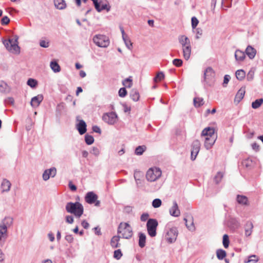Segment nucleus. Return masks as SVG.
I'll use <instances>...</instances> for the list:
<instances>
[{
  "instance_id": "obj_1",
  "label": "nucleus",
  "mask_w": 263,
  "mask_h": 263,
  "mask_svg": "<svg viewBox=\"0 0 263 263\" xmlns=\"http://www.w3.org/2000/svg\"><path fill=\"white\" fill-rule=\"evenodd\" d=\"M13 223V219L10 216L5 217L0 222V247H3L8 237V229Z\"/></svg>"
},
{
  "instance_id": "obj_2",
  "label": "nucleus",
  "mask_w": 263,
  "mask_h": 263,
  "mask_svg": "<svg viewBox=\"0 0 263 263\" xmlns=\"http://www.w3.org/2000/svg\"><path fill=\"white\" fill-rule=\"evenodd\" d=\"M65 209L68 213L73 214L78 218H80L84 212L83 206L79 202H67L65 206Z\"/></svg>"
},
{
  "instance_id": "obj_3",
  "label": "nucleus",
  "mask_w": 263,
  "mask_h": 263,
  "mask_svg": "<svg viewBox=\"0 0 263 263\" xmlns=\"http://www.w3.org/2000/svg\"><path fill=\"white\" fill-rule=\"evenodd\" d=\"M179 43L181 45L184 58L187 60L191 53V46L189 39L185 35H180L178 37Z\"/></svg>"
},
{
  "instance_id": "obj_4",
  "label": "nucleus",
  "mask_w": 263,
  "mask_h": 263,
  "mask_svg": "<svg viewBox=\"0 0 263 263\" xmlns=\"http://www.w3.org/2000/svg\"><path fill=\"white\" fill-rule=\"evenodd\" d=\"M118 234H121V237L130 239L133 235V229L127 222H121L118 228Z\"/></svg>"
},
{
  "instance_id": "obj_5",
  "label": "nucleus",
  "mask_w": 263,
  "mask_h": 263,
  "mask_svg": "<svg viewBox=\"0 0 263 263\" xmlns=\"http://www.w3.org/2000/svg\"><path fill=\"white\" fill-rule=\"evenodd\" d=\"M18 37L15 40L9 39L5 40L3 41L4 45L8 50L13 53H20V47L18 45Z\"/></svg>"
},
{
  "instance_id": "obj_6",
  "label": "nucleus",
  "mask_w": 263,
  "mask_h": 263,
  "mask_svg": "<svg viewBox=\"0 0 263 263\" xmlns=\"http://www.w3.org/2000/svg\"><path fill=\"white\" fill-rule=\"evenodd\" d=\"M166 234L165 238L169 243L175 242L178 234V231L176 227H170L167 226L165 229Z\"/></svg>"
},
{
  "instance_id": "obj_7",
  "label": "nucleus",
  "mask_w": 263,
  "mask_h": 263,
  "mask_svg": "<svg viewBox=\"0 0 263 263\" xmlns=\"http://www.w3.org/2000/svg\"><path fill=\"white\" fill-rule=\"evenodd\" d=\"M215 76V72L211 67H208L204 72L202 83L204 87L210 86Z\"/></svg>"
},
{
  "instance_id": "obj_8",
  "label": "nucleus",
  "mask_w": 263,
  "mask_h": 263,
  "mask_svg": "<svg viewBox=\"0 0 263 263\" xmlns=\"http://www.w3.org/2000/svg\"><path fill=\"white\" fill-rule=\"evenodd\" d=\"M94 43L100 47H107L109 44L108 37L104 35L97 34L93 37Z\"/></svg>"
},
{
  "instance_id": "obj_9",
  "label": "nucleus",
  "mask_w": 263,
  "mask_h": 263,
  "mask_svg": "<svg viewBox=\"0 0 263 263\" xmlns=\"http://www.w3.org/2000/svg\"><path fill=\"white\" fill-rule=\"evenodd\" d=\"M161 171L159 168H151L147 171L146 178L149 181H155L161 176Z\"/></svg>"
},
{
  "instance_id": "obj_10",
  "label": "nucleus",
  "mask_w": 263,
  "mask_h": 263,
  "mask_svg": "<svg viewBox=\"0 0 263 263\" xmlns=\"http://www.w3.org/2000/svg\"><path fill=\"white\" fill-rule=\"evenodd\" d=\"M158 225V221L155 219H149L146 223V227L148 235L152 237H155L156 235L157 227Z\"/></svg>"
},
{
  "instance_id": "obj_11",
  "label": "nucleus",
  "mask_w": 263,
  "mask_h": 263,
  "mask_svg": "<svg viewBox=\"0 0 263 263\" xmlns=\"http://www.w3.org/2000/svg\"><path fill=\"white\" fill-rule=\"evenodd\" d=\"M88 0H82L84 4H87ZM95 6V9L98 12H101L103 10H106L107 12L110 10V7L106 4H102V1H99V0H91Z\"/></svg>"
},
{
  "instance_id": "obj_12",
  "label": "nucleus",
  "mask_w": 263,
  "mask_h": 263,
  "mask_svg": "<svg viewBox=\"0 0 263 263\" xmlns=\"http://www.w3.org/2000/svg\"><path fill=\"white\" fill-rule=\"evenodd\" d=\"M117 117L116 113L112 111L104 114L102 120L109 125H114L117 122Z\"/></svg>"
},
{
  "instance_id": "obj_13",
  "label": "nucleus",
  "mask_w": 263,
  "mask_h": 263,
  "mask_svg": "<svg viewBox=\"0 0 263 263\" xmlns=\"http://www.w3.org/2000/svg\"><path fill=\"white\" fill-rule=\"evenodd\" d=\"M200 148V142L199 140H194L192 144L191 159L195 160Z\"/></svg>"
},
{
  "instance_id": "obj_14",
  "label": "nucleus",
  "mask_w": 263,
  "mask_h": 263,
  "mask_svg": "<svg viewBox=\"0 0 263 263\" xmlns=\"http://www.w3.org/2000/svg\"><path fill=\"white\" fill-rule=\"evenodd\" d=\"M97 199V195L94 193L93 192H88L85 197V200L86 202L89 204L94 203Z\"/></svg>"
},
{
  "instance_id": "obj_15",
  "label": "nucleus",
  "mask_w": 263,
  "mask_h": 263,
  "mask_svg": "<svg viewBox=\"0 0 263 263\" xmlns=\"http://www.w3.org/2000/svg\"><path fill=\"white\" fill-rule=\"evenodd\" d=\"M201 136L205 137L212 138L216 137L215 135V129L213 127H208L205 128L201 133Z\"/></svg>"
},
{
  "instance_id": "obj_16",
  "label": "nucleus",
  "mask_w": 263,
  "mask_h": 263,
  "mask_svg": "<svg viewBox=\"0 0 263 263\" xmlns=\"http://www.w3.org/2000/svg\"><path fill=\"white\" fill-rule=\"evenodd\" d=\"M170 214L171 216L177 217L180 215V212L177 203L176 201L173 202V205L169 210Z\"/></svg>"
},
{
  "instance_id": "obj_17",
  "label": "nucleus",
  "mask_w": 263,
  "mask_h": 263,
  "mask_svg": "<svg viewBox=\"0 0 263 263\" xmlns=\"http://www.w3.org/2000/svg\"><path fill=\"white\" fill-rule=\"evenodd\" d=\"M244 228L245 231V236L246 237L250 236L252 234V233L253 232V229L254 228L253 223L250 221H247L245 224Z\"/></svg>"
},
{
  "instance_id": "obj_18",
  "label": "nucleus",
  "mask_w": 263,
  "mask_h": 263,
  "mask_svg": "<svg viewBox=\"0 0 263 263\" xmlns=\"http://www.w3.org/2000/svg\"><path fill=\"white\" fill-rule=\"evenodd\" d=\"M43 100V96L42 95H39L37 96L32 98L31 101V105L33 107L38 106Z\"/></svg>"
},
{
  "instance_id": "obj_19",
  "label": "nucleus",
  "mask_w": 263,
  "mask_h": 263,
  "mask_svg": "<svg viewBox=\"0 0 263 263\" xmlns=\"http://www.w3.org/2000/svg\"><path fill=\"white\" fill-rule=\"evenodd\" d=\"M86 124L84 120H81L77 124V129L80 135H83L86 132Z\"/></svg>"
},
{
  "instance_id": "obj_20",
  "label": "nucleus",
  "mask_w": 263,
  "mask_h": 263,
  "mask_svg": "<svg viewBox=\"0 0 263 263\" xmlns=\"http://www.w3.org/2000/svg\"><path fill=\"white\" fill-rule=\"evenodd\" d=\"M216 137H205L204 141V146L206 149H210L215 143Z\"/></svg>"
},
{
  "instance_id": "obj_21",
  "label": "nucleus",
  "mask_w": 263,
  "mask_h": 263,
  "mask_svg": "<svg viewBox=\"0 0 263 263\" xmlns=\"http://www.w3.org/2000/svg\"><path fill=\"white\" fill-rule=\"evenodd\" d=\"M245 94V88L242 87L237 92L235 97L234 102H237V103H239L240 101L243 98Z\"/></svg>"
},
{
  "instance_id": "obj_22",
  "label": "nucleus",
  "mask_w": 263,
  "mask_h": 263,
  "mask_svg": "<svg viewBox=\"0 0 263 263\" xmlns=\"http://www.w3.org/2000/svg\"><path fill=\"white\" fill-rule=\"evenodd\" d=\"M120 237L121 236L118 235L114 236L111 239L110 245L113 248H117L120 247L121 244L119 242Z\"/></svg>"
},
{
  "instance_id": "obj_23",
  "label": "nucleus",
  "mask_w": 263,
  "mask_h": 263,
  "mask_svg": "<svg viewBox=\"0 0 263 263\" xmlns=\"http://www.w3.org/2000/svg\"><path fill=\"white\" fill-rule=\"evenodd\" d=\"M246 53L250 59H253L256 55V51L251 46H248L246 49Z\"/></svg>"
},
{
  "instance_id": "obj_24",
  "label": "nucleus",
  "mask_w": 263,
  "mask_h": 263,
  "mask_svg": "<svg viewBox=\"0 0 263 263\" xmlns=\"http://www.w3.org/2000/svg\"><path fill=\"white\" fill-rule=\"evenodd\" d=\"M11 184L10 182L5 179L3 180L1 184V187L3 192H8L11 187Z\"/></svg>"
},
{
  "instance_id": "obj_25",
  "label": "nucleus",
  "mask_w": 263,
  "mask_h": 263,
  "mask_svg": "<svg viewBox=\"0 0 263 263\" xmlns=\"http://www.w3.org/2000/svg\"><path fill=\"white\" fill-rule=\"evenodd\" d=\"M55 7L60 10L64 9L66 8V4L64 0H54Z\"/></svg>"
},
{
  "instance_id": "obj_26",
  "label": "nucleus",
  "mask_w": 263,
  "mask_h": 263,
  "mask_svg": "<svg viewBox=\"0 0 263 263\" xmlns=\"http://www.w3.org/2000/svg\"><path fill=\"white\" fill-rule=\"evenodd\" d=\"M239 221L234 218H231L229 221V226L232 229H237L239 227Z\"/></svg>"
},
{
  "instance_id": "obj_27",
  "label": "nucleus",
  "mask_w": 263,
  "mask_h": 263,
  "mask_svg": "<svg viewBox=\"0 0 263 263\" xmlns=\"http://www.w3.org/2000/svg\"><path fill=\"white\" fill-rule=\"evenodd\" d=\"M146 235L144 233H139V246L141 248H143L145 246Z\"/></svg>"
},
{
  "instance_id": "obj_28",
  "label": "nucleus",
  "mask_w": 263,
  "mask_h": 263,
  "mask_svg": "<svg viewBox=\"0 0 263 263\" xmlns=\"http://www.w3.org/2000/svg\"><path fill=\"white\" fill-rule=\"evenodd\" d=\"M235 57L237 61H242L245 59L246 55L244 52L237 50L235 53Z\"/></svg>"
},
{
  "instance_id": "obj_29",
  "label": "nucleus",
  "mask_w": 263,
  "mask_h": 263,
  "mask_svg": "<svg viewBox=\"0 0 263 263\" xmlns=\"http://www.w3.org/2000/svg\"><path fill=\"white\" fill-rule=\"evenodd\" d=\"M130 97L134 101H137L139 99L140 95L137 90L133 89L129 93Z\"/></svg>"
},
{
  "instance_id": "obj_30",
  "label": "nucleus",
  "mask_w": 263,
  "mask_h": 263,
  "mask_svg": "<svg viewBox=\"0 0 263 263\" xmlns=\"http://www.w3.org/2000/svg\"><path fill=\"white\" fill-rule=\"evenodd\" d=\"M51 69L54 72H59L61 71V67L58 62L55 61H52L50 64Z\"/></svg>"
},
{
  "instance_id": "obj_31",
  "label": "nucleus",
  "mask_w": 263,
  "mask_h": 263,
  "mask_svg": "<svg viewBox=\"0 0 263 263\" xmlns=\"http://www.w3.org/2000/svg\"><path fill=\"white\" fill-rule=\"evenodd\" d=\"M237 201L240 204L248 205V198L245 196L237 195Z\"/></svg>"
},
{
  "instance_id": "obj_32",
  "label": "nucleus",
  "mask_w": 263,
  "mask_h": 263,
  "mask_svg": "<svg viewBox=\"0 0 263 263\" xmlns=\"http://www.w3.org/2000/svg\"><path fill=\"white\" fill-rule=\"evenodd\" d=\"M227 253L226 252L222 249H218L216 251V255L217 257L219 260L223 259L226 256Z\"/></svg>"
},
{
  "instance_id": "obj_33",
  "label": "nucleus",
  "mask_w": 263,
  "mask_h": 263,
  "mask_svg": "<svg viewBox=\"0 0 263 263\" xmlns=\"http://www.w3.org/2000/svg\"><path fill=\"white\" fill-rule=\"evenodd\" d=\"M236 77L238 80H242L246 76V72L242 69L238 70L235 73Z\"/></svg>"
},
{
  "instance_id": "obj_34",
  "label": "nucleus",
  "mask_w": 263,
  "mask_h": 263,
  "mask_svg": "<svg viewBox=\"0 0 263 263\" xmlns=\"http://www.w3.org/2000/svg\"><path fill=\"white\" fill-rule=\"evenodd\" d=\"M263 103V99L260 98L256 99L255 101L252 103V107L254 109H257Z\"/></svg>"
},
{
  "instance_id": "obj_35",
  "label": "nucleus",
  "mask_w": 263,
  "mask_h": 263,
  "mask_svg": "<svg viewBox=\"0 0 263 263\" xmlns=\"http://www.w3.org/2000/svg\"><path fill=\"white\" fill-rule=\"evenodd\" d=\"M223 177V173L222 172H217L214 178V182H215L216 184H219L221 182Z\"/></svg>"
},
{
  "instance_id": "obj_36",
  "label": "nucleus",
  "mask_w": 263,
  "mask_h": 263,
  "mask_svg": "<svg viewBox=\"0 0 263 263\" xmlns=\"http://www.w3.org/2000/svg\"><path fill=\"white\" fill-rule=\"evenodd\" d=\"M9 91V88L5 82L4 81L0 82V92H6Z\"/></svg>"
},
{
  "instance_id": "obj_37",
  "label": "nucleus",
  "mask_w": 263,
  "mask_h": 263,
  "mask_svg": "<svg viewBox=\"0 0 263 263\" xmlns=\"http://www.w3.org/2000/svg\"><path fill=\"white\" fill-rule=\"evenodd\" d=\"M203 103V99L202 98L197 97L194 99V104L196 107L202 106Z\"/></svg>"
},
{
  "instance_id": "obj_38",
  "label": "nucleus",
  "mask_w": 263,
  "mask_h": 263,
  "mask_svg": "<svg viewBox=\"0 0 263 263\" xmlns=\"http://www.w3.org/2000/svg\"><path fill=\"white\" fill-rule=\"evenodd\" d=\"M145 150V146H138L137 147H136L135 153L137 155H141Z\"/></svg>"
},
{
  "instance_id": "obj_39",
  "label": "nucleus",
  "mask_w": 263,
  "mask_h": 263,
  "mask_svg": "<svg viewBox=\"0 0 263 263\" xmlns=\"http://www.w3.org/2000/svg\"><path fill=\"white\" fill-rule=\"evenodd\" d=\"M85 141L87 144L91 145L94 142V138L93 136L87 134L85 136Z\"/></svg>"
},
{
  "instance_id": "obj_40",
  "label": "nucleus",
  "mask_w": 263,
  "mask_h": 263,
  "mask_svg": "<svg viewBox=\"0 0 263 263\" xmlns=\"http://www.w3.org/2000/svg\"><path fill=\"white\" fill-rule=\"evenodd\" d=\"M164 78V74L162 72H159L156 76L154 78V81L155 82L161 81Z\"/></svg>"
},
{
  "instance_id": "obj_41",
  "label": "nucleus",
  "mask_w": 263,
  "mask_h": 263,
  "mask_svg": "<svg viewBox=\"0 0 263 263\" xmlns=\"http://www.w3.org/2000/svg\"><path fill=\"white\" fill-rule=\"evenodd\" d=\"M229 242H230V241H229V238L228 235L227 234H224L223 236V240H222L223 247L225 248H228L229 245Z\"/></svg>"
},
{
  "instance_id": "obj_42",
  "label": "nucleus",
  "mask_w": 263,
  "mask_h": 263,
  "mask_svg": "<svg viewBox=\"0 0 263 263\" xmlns=\"http://www.w3.org/2000/svg\"><path fill=\"white\" fill-rule=\"evenodd\" d=\"M27 84L32 88H34L37 85V81L33 79L30 78L28 80Z\"/></svg>"
},
{
  "instance_id": "obj_43",
  "label": "nucleus",
  "mask_w": 263,
  "mask_h": 263,
  "mask_svg": "<svg viewBox=\"0 0 263 263\" xmlns=\"http://www.w3.org/2000/svg\"><path fill=\"white\" fill-rule=\"evenodd\" d=\"M162 201L159 198L155 199L152 202V205L155 208H158L161 205Z\"/></svg>"
},
{
  "instance_id": "obj_44",
  "label": "nucleus",
  "mask_w": 263,
  "mask_h": 263,
  "mask_svg": "<svg viewBox=\"0 0 263 263\" xmlns=\"http://www.w3.org/2000/svg\"><path fill=\"white\" fill-rule=\"evenodd\" d=\"M123 85L127 87H130L132 86V79L130 77L126 78L123 81Z\"/></svg>"
},
{
  "instance_id": "obj_45",
  "label": "nucleus",
  "mask_w": 263,
  "mask_h": 263,
  "mask_svg": "<svg viewBox=\"0 0 263 263\" xmlns=\"http://www.w3.org/2000/svg\"><path fill=\"white\" fill-rule=\"evenodd\" d=\"M258 257L255 255H251L249 257L248 260H245V263H248L253 262L254 263L258 261Z\"/></svg>"
},
{
  "instance_id": "obj_46",
  "label": "nucleus",
  "mask_w": 263,
  "mask_h": 263,
  "mask_svg": "<svg viewBox=\"0 0 263 263\" xmlns=\"http://www.w3.org/2000/svg\"><path fill=\"white\" fill-rule=\"evenodd\" d=\"M122 253L120 249L115 250L114 252V257L117 259H120L122 256Z\"/></svg>"
},
{
  "instance_id": "obj_47",
  "label": "nucleus",
  "mask_w": 263,
  "mask_h": 263,
  "mask_svg": "<svg viewBox=\"0 0 263 263\" xmlns=\"http://www.w3.org/2000/svg\"><path fill=\"white\" fill-rule=\"evenodd\" d=\"M123 40L126 45V46L127 47L128 49H131L132 47V43L130 41V40L128 39V36H126L124 38H123Z\"/></svg>"
},
{
  "instance_id": "obj_48",
  "label": "nucleus",
  "mask_w": 263,
  "mask_h": 263,
  "mask_svg": "<svg viewBox=\"0 0 263 263\" xmlns=\"http://www.w3.org/2000/svg\"><path fill=\"white\" fill-rule=\"evenodd\" d=\"M184 220L185 221L186 226L190 231H193L195 230V227L194 226L193 220L191 221L190 223H187V219L186 218H184Z\"/></svg>"
},
{
  "instance_id": "obj_49",
  "label": "nucleus",
  "mask_w": 263,
  "mask_h": 263,
  "mask_svg": "<svg viewBox=\"0 0 263 263\" xmlns=\"http://www.w3.org/2000/svg\"><path fill=\"white\" fill-rule=\"evenodd\" d=\"M90 153L96 157H98L100 153V149L97 147H93Z\"/></svg>"
},
{
  "instance_id": "obj_50",
  "label": "nucleus",
  "mask_w": 263,
  "mask_h": 263,
  "mask_svg": "<svg viewBox=\"0 0 263 263\" xmlns=\"http://www.w3.org/2000/svg\"><path fill=\"white\" fill-rule=\"evenodd\" d=\"M48 171H49V169L46 170L43 174V179L44 181L48 180L51 177V175H50Z\"/></svg>"
},
{
  "instance_id": "obj_51",
  "label": "nucleus",
  "mask_w": 263,
  "mask_h": 263,
  "mask_svg": "<svg viewBox=\"0 0 263 263\" xmlns=\"http://www.w3.org/2000/svg\"><path fill=\"white\" fill-rule=\"evenodd\" d=\"M182 60L180 59H175L173 61V64L177 67H180L182 65Z\"/></svg>"
},
{
  "instance_id": "obj_52",
  "label": "nucleus",
  "mask_w": 263,
  "mask_h": 263,
  "mask_svg": "<svg viewBox=\"0 0 263 263\" xmlns=\"http://www.w3.org/2000/svg\"><path fill=\"white\" fill-rule=\"evenodd\" d=\"M191 21H192V27L193 29H195L197 27V26L199 23V21H198V19L195 16H193L192 17Z\"/></svg>"
},
{
  "instance_id": "obj_53",
  "label": "nucleus",
  "mask_w": 263,
  "mask_h": 263,
  "mask_svg": "<svg viewBox=\"0 0 263 263\" xmlns=\"http://www.w3.org/2000/svg\"><path fill=\"white\" fill-rule=\"evenodd\" d=\"M65 239L69 243H71L73 242L74 238L72 235L66 234L65 236Z\"/></svg>"
},
{
  "instance_id": "obj_54",
  "label": "nucleus",
  "mask_w": 263,
  "mask_h": 263,
  "mask_svg": "<svg viewBox=\"0 0 263 263\" xmlns=\"http://www.w3.org/2000/svg\"><path fill=\"white\" fill-rule=\"evenodd\" d=\"M119 96L120 97H124L127 95V91L125 88H121L119 90Z\"/></svg>"
},
{
  "instance_id": "obj_55",
  "label": "nucleus",
  "mask_w": 263,
  "mask_h": 263,
  "mask_svg": "<svg viewBox=\"0 0 263 263\" xmlns=\"http://www.w3.org/2000/svg\"><path fill=\"white\" fill-rule=\"evenodd\" d=\"M40 45L43 48H47L49 46V42L45 40H41L40 41Z\"/></svg>"
},
{
  "instance_id": "obj_56",
  "label": "nucleus",
  "mask_w": 263,
  "mask_h": 263,
  "mask_svg": "<svg viewBox=\"0 0 263 263\" xmlns=\"http://www.w3.org/2000/svg\"><path fill=\"white\" fill-rule=\"evenodd\" d=\"M10 22V19L9 17L7 16H4L2 20H1V24L3 25H6L8 24V23Z\"/></svg>"
},
{
  "instance_id": "obj_57",
  "label": "nucleus",
  "mask_w": 263,
  "mask_h": 263,
  "mask_svg": "<svg viewBox=\"0 0 263 263\" xmlns=\"http://www.w3.org/2000/svg\"><path fill=\"white\" fill-rule=\"evenodd\" d=\"M195 32H196V36H195L196 39H198L200 37V36H201V35L202 34V30L201 28H197L195 30Z\"/></svg>"
},
{
  "instance_id": "obj_58",
  "label": "nucleus",
  "mask_w": 263,
  "mask_h": 263,
  "mask_svg": "<svg viewBox=\"0 0 263 263\" xmlns=\"http://www.w3.org/2000/svg\"><path fill=\"white\" fill-rule=\"evenodd\" d=\"M252 164V161L249 159H246L242 161V165L246 167H249Z\"/></svg>"
},
{
  "instance_id": "obj_59",
  "label": "nucleus",
  "mask_w": 263,
  "mask_h": 263,
  "mask_svg": "<svg viewBox=\"0 0 263 263\" xmlns=\"http://www.w3.org/2000/svg\"><path fill=\"white\" fill-rule=\"evenodd\" d=\"M48 171L51 177H54L57 174V169L55 167H53L49 169Z\"/></svg>"
},
{
  "instance_id": "obj_60",
  "label": "nucleus",
  "mask_w": 263,
  "mask_h": 263,
  "mask_svg": "<svg viewBox=\"0 0 263 263\" xmlns=\"http://www.w3.org/2000/svg\"><path fill=\"white\" fill-rule=\"evenodd\" d=\"M66 222L71 224L73 222V217L71 215H67L65 217Z\"/></svg>"
},
{
  "instance_id": "obj_61",
  "label": "nucleus",
  "mask_w": 263,
  "mask_h": 263,
  "mask_svg": "<svg viewBox=\"0 0 263 263\" xmlns=\"http://www.w3.org/2000/svg\"><path fill=\"white\" fill-rule=\"evenodd\" d=\"M230 79H231V77L229 75L226 74L224 76L223 83V85L224 87H225L226 86V85L228 83Z\"/></svg>"
},
{
  "instance_id": "obj_62",
  "label": "nucleus",
  "mask_w": 263,
  "mask_h": 263,
  "mask_svg": "<svg viewBox=\"0 0 263 263\" xmlns=\"http://www.w3.org/2000/svg\"><path fill=\"white\" fill-rule=\"evenodd\" d=\"M149 214L147 213H143L141 215L140 219L142 221H145L148 219Z\"/></svg>"
},
{
  "instance_id": "obj_63",
  "label": "nucleus",
  "mask_w": 263,
  "mask_h": 263,
  "mask_svg": "<svg viewBox=\"0 0 263 263\" xmlns=\"http://www.w3.org/2000/svg\"><path fill=\"white\" fill-rule=\"evenodd\" d=\"M6 104L13 105L14 102V99L12 97H8L5 100Z\"/></svg>"
},
{
  "instance_id": "obj_64",
  "label": "nucleus",
  "mask_w": 263,
  "mask_h": 263,
  "mask_svg": "<svg viewBox=\"0 0 263 263\" xmlns=\"http://www.w3.org/2000/svg\"><path fill=\"white\" fill-rule=\"evenodd\" d=\"M5 259V255L3 252L2 250L0 249V263H4Z\"/></svg>"
}]
</instances>
